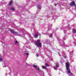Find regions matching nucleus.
Returning <instances> with one entry per match:
<instances>
[{
    "mask_svg": "<svg viewBox=\"0 0 76 76\" xmlns=\"http://www.w3.org/2000/svg\"><path fill=\"white\" fill-rule=\"evenodd\" d=\"M41 7V5H39L37 6V8H38V9H40Z\"/></svg>",
    "mask_w": 76,
    "mask_h": 76,
    "instance_id": "1a4fd4ad",
    "label": "nucleus"
},
{
    "mask_svg": "<svg viewBox=\"0 0 76 76\" xmlns=\"http://www.w3.org/2000/svg\"><path fill=\"white\" fill-rule=\"evenodd\" d=\"M36 55H37V57H38V56H39V54L38 53H37L36 54Z\"/></svg>",
    "mask_w": 76,
    "mask_h": 76,
    "instance_id": "dca6fc26",
    "label": "nucleus"
},
{
    "mask_svg": "<svg viewBox=\"0 0 76 76\" xmlns=\"http://www.w3.org/2000/svg\"><path fill=\"white\" fill-rule=\"evenodd\" d=\"M59 66V65H58V63H56V67H54V69H55V70H57V68Z\"/></svg>",
    "mask_w": 76,
    "mask_h": 76,
    "instance_id": "20e7f679",
    "label": "nucleus"
},
{
    "mask_svg": "<svg viewBox=\"0 0 76 76\" xmlns=\"http://www.w3.org/2000/svg\"><path fill=\"white\" fill-rule=\"evenodd\" d=\"M50 37H53V34H51L50 35Z\"/></svg>",
    "mask_w": 76,
    "mask_h": 76,
    "instance_id": "6ab92c4d",
    "label": "nucleus"
},
{
    "mask_svg": "<svg viewBox=\"0 0 76 76\" xmlns=\"http://www.w3.org/2000/svg\"><path fill=\"white\" fill-rule=\"evenodd\" d=\"M73 32L74 33H75L76 32V30L75 29H73Z\"/></svg>",
    "mask_w": 76,
    "mask_h": 76,
    "instance_id": "f8f14e48",
    "label": "nucleus"
},
{
    "mask_svg": "<svg viewBox=\"0 0 76 76\" xmlns=\"http://www.w3.org/2000/svg\"><path fill=\"white\" fill-rule=\"evenodd\" d=\"M66 64L67 72H68V73H69V75L73 76V74L72 73L70 72V71L69 69V62H67L66 63Z\"/></svg>",
    "mask_w": 76,
    "mask_h": 76,
    "instance_id": "f257e3e1",
    "label": "nucleus"
},
{
    "mask_svg": "<svg viewBox=\"0 0 76 76\" xmlns=\"http://www.w3.org/2000/svg\"><path fill=\"white\" fill-rule=\"evenodd\" d=\"M18 41H16L15 42V44L16 45L17 44H18Z\"/></svg>",
    "mask_w": 76,
    "mask_h": 76,
    "instance_id": "2eb2a0df",
    "label": "nucleus"
},
{
    "mask_svg": "<svg viewBox=\"0 0 76 76\" xmlns=\"http://www.w3.org/2000/svg\"><path fill=\"white\" fill-rule=\"evenodd\" d=\"M12 3H13V1H11L9 3V5H11Z\"/></svg>",
    "mask_w": 76,
    "mask_h": 76,
    "instance_id": "9d476101",
    "label": "nucleus"
},
{
    "mask_svg": "<svg viewBox=\"0 0 76 76\" xmlns=\"http://www.w3.org/2000/svg\"><path fill=\"white\" fill-rule=\"evenodd\" d=\"M75 9H76V7H75Z\"/></svg>",
    "mask_w": 76,
    "mask_h": 76,
    "instance_id": "5701e85b",
    "label": "nucleus"
},
{
    "mask_svg": "<svg viewBox=\"0 0 76 76\" xmlns=\"http://www.w3.org/2000/svg\"><path fill=\"white\" fill-rule=\"evenodd\" d=\"M33 66L35 68V69H36V67H37V66L35 65L34 64L33 65Z\"/></svg>",
    "mask_w": 76,
    "mask_h": 76,
    "instance_id": "9b49d317",
    "label": "nucleus"
},
{
    "mask_svg": "<svg viewBox=\"0 0 76 76\" xmlns=\"http://www.w3.org/2000/svg\"><path fill=\"white\" fill-rule=\"evenodd\" d=\"M2 60H3V59H2V58H0V61H2Z\"/></svg>",
    "mask_w": 76,
    "mask_h": 76,
    "instance_id": "f3484780",
    "label": "nucleus"
},
{
    "mask_svg": "<svg viewBox=\"0 0 76 76\" xmlns=\"http://www.w3.org/2000/svg\"><path fill=\"white\" fill-rule=\"evenodd\" d=\"M42 67L43 69H47V67L44 66H42Z\"/></svg>",
    "mask_w": 76,
    "mask_h": 76,
    "instance_id": "6e6552de",
    "label": "nucleus"
},
{
    "mask_svg": "<svg viewBox=\"0 0 76 76\" xmlns=\"http://www.w3.org/2000/svg\"><path fill=\"white\" fill-rule=\"evenodd\" d=\"M11 10H15V9L13 8H11Z\"/></svg>",
    "mask_w": 76,
    "mask_h": 76,
    "instance_id": "4468645a",
    "label": "nucleus"
},
{
    "mask_svg": "<svg viewBox=\"0 0 76 76\" xmlns=\"http://www.w3.org/2000/svg\"><path fill=\"white\" fill-rule=\"evenodd\" d=\"M57 5V4H55V6H56Z\"/></svg>",
    "mask_w": 76,
    "mask_h": 76,
    "instance_id": "412c9836",
    "label": "nucleus"
},
{
    "mask_svg": "<svg viewBox=\"0 0 76 76\" xmlns=\"http://www.w3.org/2000/svg\"><path fill=\"white\" fill-rule=\"evenodd\" d=\"M40 40H38L37 42H36V44L37 45V47H41L42 45L40 43Z\"/></svg>",
    "mask_w": 76,
    "mask_h": 76,
    "instance_id": "f03ea898",
    "label": "nucleus"
},
{
    "mask_svg": "<svg viewBox=\"0 0 76 76\" xmlns=\"http://www.w3.org/2000/svg\"><path fill=\"white\" fill-rule=\"evenodd\" d=\"M70 6H76V4H75V2L74 1H72L71 3L70 4Z\"/></svg>",
    "mask_w": 76,
    "mask_h": 76,
    "instance_id": "39448f33",
    "label": "nucleus"
},
{
    "mask_svg": "<svg viewBox=\"0 0 76 76\" xmlns=\"http://www.w3.org/2000/svg\"><path fill=\"white\" fill-rule=\"evenodd\" d=\"M40 34L39 33H37V34L35 35V38H37L38 37V35H39Z\"/></svg>",
    "mask_w": 76,
    "mask_h": 76,
    "instance_id": "0eeeda50",
    "label": "nucleus"
},
{
    "mask_svg": "<svg viewBox=\"0 0 76 76\" xmlns=\"http://www.w3.org/2000/svg\"><path fill=\"white\" fill-rule=\"evenodd\" d=\"M35 69L37 70L38 72H41V70L39 69V67L37 66V67Z\"/></svg>",
    "mask_w": 76,
    "mask_h": 76,
    "instance_id": "423d86ee",
    "label": "nucleus"
},
{
    "mask_svg": "<svg viewBox=\"0 0 76 76\" xmlns=\"http://www.w3.org/2000/svg\"><path fill=\"white\" fill-rule=\"evenodd\" d=\"M25 54L27 55V56H28V55H29V54H28V52H25Z\"/></svg>",
    "mask_w": 76,
    "mask_h": 76,
    "instance_id": "ddd939ff",
    "label": "nucleus"
},
{
    "mask_svg": "<svg viewBox=\"0 0 76 76\" xmlns=\"http://www.w3.org/2000/svg\"><path fill=\"white\" fill-rule=\"evenodd\" d=\"M9 31H10V32H11V33H13V34H15L16 35H18V36L19 35V34H18V33L15 32V31H14L13 30L10 29H9Z\"/></svg>",
    "mask_w": 76,
    "mask_h": 76,
    "instance_id": "7ed1b4c3",
    "label": "nucleus"
},
{
    "mask_svg": "<svg viewBox=\"0 0 76 76\" xmlns=\"http://www.w3.org/2000/svg\"><path fill=\"white\" fill-rule=\"evenodd\" d=\"M4 67H6V66H5Z\"/></svg>",
    "mask_w": 76,
    "mask_h": 76,
    "instance_id": "4be33fe9",
    "label": "nucleus"
},
{
    "mask_svg": "<svg viewBox=\"0 0 76 76\" xmlns=\"http://www.w3.org/2000/svg\"><path fill=\"white\" fill-rule=\"evenodd\" d=\"M64 57L65 58H66L67 57L66 56H65V57Z\"/></svg>",
    "mask_w": 76,
    "mask_h": 76,
    "instance_id": "aec40b11",
    "label": "nucleus"
},
{
    "mask_svg": "<svg viewBox=\"0 0 76 76\" xmlns=\"http://www.w3.org/2000/svg\"><path fill=\"white\" fill-rule=\"evenodd\" d=\"M45 65L46 66H48V64H45Z\"/></svg>",
    "mask_w": 76,
    "mask_h": 76,
    "instance_id": "a211bd4d",
    "label": "nucleus"
}]
</instances>
